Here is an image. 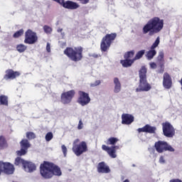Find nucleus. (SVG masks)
<instances>
[{
    "label": "nucleus",
    "mask_w": 182,
    "mask_h": 182,
    "mask_svg": "<svg viewBox=\"0 0 182 182\" xmlns=\"http://www.w3.org/2000/svg\"><path fill=\"white\" fill-rule=\"evenodd\" d=\"M164 28V20L159 17H153L148 21L142 28L144 35L149 33V36H153L156 33H160Z\"/></svg>",
    "instance_id": "obj_1"
},
{
    "label": "nucleus",
    "mask_w": 182,
    "mask_h": 182,
    "mask_svg": "<svg viewBox=\"0 0 182 182\" xmlns=\"http://www.w3.org/2000/svg\"><path fill=\"white\" fill-rule=\"evenodd\" d=\"M40 174L43 178L49 180L52 178L53 176H57V177H60L62 176V171L60 167L52 162L43 161V164L40 165Z\"/></svg>",
    "instance_id": "obj_2"
},
{
    "label": "nucleus",
    "mask_w": 182,
    "mask_h": 182,
    "mask_svg": "<svg viewBox=\"0 0 182 182\" xmlns=\"http://www.w3.org/2000/svg\"><path fill=\"white\" fill-rule=\"evenodd\" d=\"M139 83L135 91L139 92H149L151 90V85L147 81V68L142 66L139 71Z\"/></svg>",
    "instance_id": "obj_3"
},
{
    "label": "nucleus",
    "mask_w": 182,
    "mask_h": 182,
    "mask_svg": "<svg viewBox=\"0 0 182 182\" xmlns=\"http://www.w3.org/2000/svg\"><path fill=\"white\" fill-rule=\"evenodd\" d=\"M64 55L68 56L73 62H80L83 59V48L82 47H67L64 50Z\"/></svg>",
    "instance_id": "obj_4"
},
{
    "label": "nucleus",
    "mask_w": 182,
    "mask_h": 182,
    "mask_svg": "<svg viewBox=\"0 0 182 182\" xmlns=\"http://www.w3.org/2000/svg\"><path fill=\"white\" fill-rule=\"evenodd\" d=\"M72 150L75 156L79 157V156H82L83 153L87 151V143L85 141H80V139H76L73 143Z\"/></svg>",
    "instance_id": "obj_5"
},
{
    "label": "nucleus",
    "mask_w": 182,
    "mask_h": 182,
    "mask_svg": "<svg viewBox=\"0 0 182 182\" xmlns=\"http://www.w3.org/2000/svg\"><path fill=\"white\" fill-rule=\"evenodd\" d=\"M154 148L157 153L159 154L164 153V151H175L174 148H173L171 145L168 144L167 141H158L155 142Z\"/></svg>",
    "instance_id": "obj_6"
},
{
    "label": "nucleus",
    "mask_w": 182,
    "mask_h": 182,
    "mask_svg": "<svg viewBox=\"0 0 182 182\" xmlns=\"http://www.w3.org/2000/svg\"><path fill=\"white\" fill-rule=\"evenodd\" d=\"M162 131L164 136L168 139H173V137L176 136V129H174V127L168 122L162 123Z\"/></svg>",
    "instance_id": "obj_7"
},
{
    "label": "nucleus",
    "mask_w": 182,
    "mask_h": 182,
    "mask_svg": "<svg viewBox=\"0 0 182 182\" xmlns=\"http://www.w3.org/2000/svg\"><path fill=\"white\" fill-rule=\"evenodd\" d=\"M1 173L7 174V176L14 174V173H15V166L9 162L0 161V174Z\"/></svg>",
    "instance_id": "obj_8"
},
{
    "label": "nucleus",
    "mask_w": 182,
    "mask_h": 182,
    "mask_svg": "<svg viewBox=\"0 0 182 182\" xmlns=\"http://www.w3.org/2000/svg\"><path fill=\"white\" fill-rule=\"evenodd\" d=\"M75 95L76 92L74 90L63 92L60 96L61 103H63V105H69V103L72 102Z\"/></svg>",
    "instance_id": "obj_9"
},
{
    "label": "nucleus",
    "mask_w": 182,
    "mask_h": 182,
    "mask_svg": "<svg viewBox=\"0 0 182 182\" xmlns=\"http://www.w3.org/2000/svg\"><path fill=\"white\" fill-rule=\"evenodd\" d=\"M38 42V36L36 33L33 32L32 30L28 29L25 33L24 43L27 45H33Z\"/></svg>",
    "instance_id": "obj_10"
},
{
    "label": "nucleus",
    "mask_w": 182,
    "mask_h": 182,
    "mask_svg": "<svg viewBox=\"0 0 182 182\" xmlns=\"http://www.w3.org/2000/svg\"><path fill=\"white\" fill-rule=\"evenodd\" d=\"M90 100L91 99L90 96H89V93L82 90L78 91V97L77 100V102L80 105V106H87Z\"/></svg>",
    "instance_id": "obj_11"
},
{
    "label": "nucleus",
    "mask_w": 182,
    "mask_h": 182,
    "mask_svg": "<svg viewBox=\"0 0 182 182\" xmlns=\"http://www.w3.org/2000/svg\"><path fill=\"white\" fill-rule=\"evenodd\" d=\"M116 38H117V33H116L107 34L102 38L100 46H110L114 42Z\"/></svg>",
    "instance_id": "obj_12"
},
{
    "label": "nucleus",
    "mask_w": 182,
    "mask_h": 182,
    "mask_svg": "<svg viewBox=\"0 0 182 182\" xmlns=\"http://www.w3.org/2000/svg\"><path fill=\"white\" fill-rule=\"evenodd\" d=\"M156 63L159 66L158 73H164V51L161 50L159 52V55L156 57Z\"/></svg>",
    "instance_id": "obj_13"
},
{
    "label": "nucleus",
    "mask_w": 182,
    "mask_h": 182,
    "mask_svg": "<svg viewBox=\"0 0 182 182\" xmlns=\"http://www.w3.org/2000/svg\"><path fill=\"white\" fill-rule=\"evenodd\" d=\"M5 75L4 76V80H14V79H16V77H19L21 76V72L14 71L12 69H8L5 71Z\"/></svg>",
    "instance_id": "obj_14"
},
{
    "label": "nucleus",
    "mask_w": 182,
    "mask_h": 182,
    "mask_svg": "<svg viewBox=\"0 0 182 182\" xmlns=\"http://www.w3.org/2000/svg\"><path fill=\"white\" fill-rule=\"evenodd\" d=\"M162 85L164 89L168 90L171 87H173V79L168 73H164Z\"/></svg>",
    "instance_id": "obj_15"
},
{
    "label": "nucleus",
    "mask_w": 182,
    "mask_h": 182,
    "mask_svg": "<svg viewBox=\"0 0 182 182\" xmlns=\"http://www.w3.org/2000/svg\"><path fill=\"white\" fill-rule=\"evenodd\" d=\"M60 5L65 9H70L72 11L80 8V5H79V4L75 1H72L70 0H68L66 1H65V0H63V2H61Z\"/></svg>",
    "instance_id": "obj_16"
},
{
    "label": "nucleus",
    "mask_w": 182,
    "mask_h": 182,
    "mask_svg": "<svg viewBox=\"0 0 182 182\" xmlns=\"http://www.w3.org/2000/svg\"><path fill=\"white\" fill-rule=\"evenodd\" d=\"M102 150L105 151H107V153L112 157V159H116L117 157V155H116V150H119V146H112L111 148L103 144L102 146Z\"/></svg>",
    "instance_id": "obj_17"
},
{
    "label": "nucleus",
    "mask_w": 182,
    "mask_h": 182,
    "mask_svg": "<svg viewBox=\"0 0 182 182\" xmlns=\"http://www.w3.org/2000/svg\"><path fill=\"white\" fill-rule=\"evenodd\" d=\"M156 130H157L156 127H151L150 124H146L144 127L139 128L137 132L139 133H149L150 134H154V133H156Z\"/></svg>",
    "instance_id": "obj_18"
},
{
    "label": "nucleus",
    "mask_w": 182,
    "mask_h": 182,
    "mask_svg": "<svg viewBox=\"0 0 182 182\" xmlns=\"http://www.w3.org/2000/svg\"><path fill=\"white\" fill-rule=\"evenodd\" d=\"M134 122V117L130 114H122V124H132Z\"/></svg>",
    "instance_id": "obj_19"
},
{
    "label": "nucleus",
    "mask_w": 182,
    "mask_h": 182,
    "mask_svg": "<svg viewBox=\"0 0 182 182\" xmlns=\"http://www.w3.org/2000/svg\"><path fill=\"white\" fill-rule=\"evenodd\" d=\"M97 171L99 173L107 174L110 173V168L105 163V161L100 162L97 165Z\"/></svg>",
    "instance_id": "obj_20"
},
{
    "label": "nucleus",
    "mask_w": 182,
    "mask_h": 182,
    "mask_svg": "<svg viewBox=\"0 0 182 182\" xmlns=\"http://www.w3.org/2000/svg\"><path fill=\"white\" fill-rule=\"evenodd\" d=\"M23 169L27 173H33L35 170H36V165L32 162L26 161V164H24Z\"/></svg>",
    "instance_id": "obj_21"
},
{
    "label": "nucleus",
    "mask_w": 182,
    "mask_h": 182,
    "mask_svg": "<svg viewBox=\"0 0 182 182\" xmlns=\"http://www.w3.org/2000/svg\"><path fill=\"white\" fill-rule=\"evenodd\" d=\"M156 46H151V50L146 52L145 56L148 60H151L155 55H157V51L155 50Z\"/></svg>",
    "instance_id": "obj_22"
},
{
    "label": "nucleus",
    "mask_w": 182,
    "mask_h": 182,
    "mask_svg": "<svg viewBox=\"0 0 182 182\" xmlns=\"http://www.w3.org/2000/svg\"><path fill=\"white\" fill-rule=\"evenodd\" d=\"M120 63L123 68H130V66H132V65L134 63V58L132 59L124 58V60H120Z\"/></svg>",
    "instance_id": "obj_23"
},
{
    "label": "nucleus",
    "mask_w": 182,
    "mask_h": 182,
    "mask_svg": "<svg viewBox=\"0 0 182 182\" xmlns=\"http://www.w3.org/2000/svg\"><path fill=\"white\" fill-rule=\"evenodd\" d=\"M114 92L119 93L120 90H122V83H120V80H119L117 77H114Z\"/></svg>",
    "instance_id": "obj_24"
},
{
    "label": "nucleus",
    "mask_w": 182,
    "mask_h": 182,
    "mask_svg": "<svg viewBox=\"0 0 182 182\" xmlns=\"http://www.w3.org/2000/svg\"><path fill=\"white\" fill-rule=\"evenodd\" d=\"M20 146L21 149L28 150V149L31 147V143L29 142V140H28L27 139H23L20 141Z\"/></svg>",
    "instance_id": "obj_25"
},
{
    "label": "nucleus",
    "mask_w": 182,
    "mask_h": 182,
    "mask_svg": "<svg viewBox=\"0 0 182 182\" xmlns=\"http://www.w3.org/2000/svg\"><path fill=\"white\" fill-rule=\"evenodd\" d=\"M8 96L1 95H0V106H8Z\"/></svg>",
    "instance_id": "obj_26"
},
{
    "label": "nucleus",
    "mask_w": 182,
    "mask_h": 182,
    "mask_svg": "<svg viewBox=\"0 0 182 182\" xmlns=\"http://www.w3.org/2000/svg\"><path fill=\"white\" fill-rule=\"evenodd\" d=\"M8 147V142L6 141V139H5V136H0V149H6Z\"/></svg>",
    "instance_id": "obj_27"
},
{
    "label": "nucleus",
    "mask_w": 182,
    "mask_h": 182,
    "mask_svg": "<svg viewBox=\"0 0 182 182\" xmlns=\"http://www.w3.org/2000/svg\"><path fill=\"white\" fill-rule=\"evenodd\" d=\"M26 163V161L19 156L16 157L14 161L15 166H20V164H22L23 167H24Z\"/></svg>",
    "instance_id": "obj_28"
},
{
    "label": "nucleus",
    "mask_w": 182,
    "mask_h": 182,
    "mask_svg": "<svg viewBox=\"0 0 182 182\" xmlns=\"http://www.w3.org/2000/svg\"><path fill=\"white\" fill-rule=\"evenodd\" d=\"M117 141H119V139H117L116 137H110L107 140L106 144H110L112 146H114V144H116V143H117Z\"/></svg>",
    "instance_id": "obj_29"
},
{
    "label": "nucleus",
    "mask_w": 182,
    "mask_h": 182,
    "mask_svg": "<svg viewBox=\"0 0 182 182\" xmlns=\"http://www.w3.org/2000/svg\"><path fill=\"white\" fill-rule=\"evenodd\" d=\"M144 53H146V50H141L137 52V53L136 54L135 57L133 58L134 60H138V59H141V58H143V55H144Z\"/></svg>",
    "instance_id": "obj_30"
},
{
    "label": "nucleus",
    "mask_w": 182,
    "mask_h": 182,
    "mask_svg": "<svg viewBox=\"0 0 182 182\" xmlns=\"http://www.w3.org/2000/svg\"><path fill=\"white\" fill-rule=\"evenodd\" d=\"M26 136L28 140H33L34 139H36V134L32 132H26Z\"/></svg>",
    "instance_id": "obj_31"
},
{
    "label": "nucleus",
    "mask_w": 182,
    "mask_h": 182,
    "mask_svg": "<svg viewBox=\"0 0 182 182\" xmlns=\"http://www.w3.org/2000/svg\"><path fill=\"white\" fill-rule=\"evenodd\" d=\"M134 56V50L128 51L124 53V59H132Z\"/></svg>",
    "instance_id": "obj_32"
},
{
    "label": "nucleus",
    "mask_w": 182,
    "mask_h": 182,
    "mask_svg": "<svg viewBox=\"0 0 182 182\" xmlns=\"http://www.w3.org/2000/svg\"><path fill=\"white\" fill-rule=\"evenodd\" d=\"M22 35H23V29L21 28L19 31L14 33V34L13 35V38L16 39L18 38H21V36H22Z\"/></svg>",
    "instance_id": "obj_33"
},
{
    "label": "nucleus",
    "mask_w": 182,
    "mask_h": 182,
    "mask_svg": "<svg viewBox=\"0 0 182 182\" xmlns=\"http://www.w3.org/2000/svg\"><path fill=\"white\" fill-rule=\"evenodd\" d=\"M26 153H28V149H25L23 148H21L20 150L16 151V154L17 156H25V154H26Z\"/></svg>",
    "instance_id": "obj_34"
},
{
    "label": "nucleus",
    "mask_w": 182,
    "mask_h": 182,
    "mask_svg": "<svg viewBox=\"0 0 182 182\" xmlns=\"http://www.w3.org/2000/svg\"><path fill=\"white\" fill-rule=\"evenodd\" d=\"M43 31H44L45 33H47L48 35H49V34L52 33L53 29L50 26H49L48 25H45L43 26Z\"/></svg>",
    "instance_id": "obj_35"
},
{
    "label": "nucleus",
    "mask_w": 182,
    "mask_h": 182,
    "mask_svg": "<svg viewBox=\"0 0 182 182\" xmlns=\"http://www.w3.org/2000/svg\"><path fill=\"white\" fill-rule=\"evenodd\" d=\"M52 139H53V134L52 132H48L46 134V140L47 141H50V140H52Z\"/></svg>",
    "instance_id": "obj_36"
},
{
    "label": "nucleus",
    "mask_w": 182,
    "mask_h": 182,
    "mask_svg": "<svg viewBox=\"0 0 182 182\" xmlns=\"http://www.w3.org/2000/svg\"><path fill=\"white\" fill-rule=\"evenodd\" d=\"M16 50H18L19 53H22V52H25L26 50V46H17Z\"/></svg>",
    "instance_id": "obj_37"
},
{
    "label": "nucleus",
    "mask_w": 182,
    "mask_h": 182,
    "mask_svg": "<svg viewBox=\"0 0 182 182\" xmlns=\"http://www.w3.org/2000/svg\"><path fill=\"white\" fill-rule=\"evenodd\" d=\"M61 149L64 156L66 157V154H68V148H66V146L62 145Z\"/></svg>",
    "instance_id": "obj_38"
},
{
    "label": "nucleus",
    "mask_w": 182,
    "mask_h": 182,
    "mask_svg": "<svg viewBox=\"0 0 182 182\" xmlns=\"http://www.w3.org/2000/svg\"><path fill=\"white\" fill-rule=\"evenodd\" d=\"M160 44V37H157L155 42L153 43L152 46H157Z\"/></svg>",
    "instance_id": "obj_39"
},
{
    "label": "nucleus",
    "mask_w": 182,
    "mask_h": 182,
    "mask_svg": "<svg viewBox=\"0 0 182 182\" xmlns=\"http://www.w3.org/2000/svg\"><path fill=\"white\" fill-rule=\"evenodd\" d=\"M78 130H82L83 129V122H82V119H80L78 126H77Z\"/></svg>",
    "instance_id": "obj_40"
},
{
    "label": "nucleus",
    "mask_w": 182,
    "mask_h": 182,
    "mask_svg": "<svg viewBox=\"0 0 182 182\" xmlns=\"http://www.w3.org/2000/svg\"><path fill=\"white\" fill-rule=\"evenodd\" d=\"M102 83V82L100 80H96L93 84H91V86H92V87H95L96 86H99V85H100Z\"/></svg>",
    "instance_id": "obj_41"
},
{
    "label": "nucleus",
    "mask_w": 182,
    "mask_h": 182,
    "mask_svg": "<svg viewBox=\"0 0 182 182\" xmlns=\"http://www.w3.org/2000/svg\"><path fill=\"white\" fill-rule=\"evenodd\" d=\"M151 69H157V64L156 63H150Z\"/></svg>",
    "instance_id": "obj_42"
},
{
    "label": "nucleus",
    "mask_w": 182,
    "mask_h": 182,
    "mask_svg": "<svg viewBox=\"0 0 182 182\" xmlns=\"http://www.w3.org/2000/svg\"><path fill=\"white\" fill-rule=\"evenodd\" d=\"M159 163L161 164H164V163H166V160L164 159V156H160Z\"/></svg>",
    "instance_id": "obj_43"
},
{
    "label": "nucleus",
    "mask_w": 182,
    "mask_h": 182,
    "mask_svg": "<svg viewBox=\"0 0 182 182\" xmlns=\"http://www.w3.org/2000/svg\"><path fill=\"white\" fill-rule=\"evenodd\" d=\"M79 1L82 5H86V4H89L90 0H77Z\"/></svg>",
    "instance_id": "obj_44"
},
{
    "label": "nucleus",
    "mask_w": 182,
    "mask_h": 182,
    "mask_svg": "<svg viewBox=\"0 0 182 182\" xmlns=\"http://www.w3.org/2000/svg\"><path fill=\"white\" fill-rule=\"evenodd\" d=\"M107 49H109V46H101L102 52H106L107 51Z\"/></svg>",
    "instance_id": "obj_45"
},
{
    "label": "nucleus",
    "mask_w": 182,
    "mask_h": 182,
    "mask_svg": "<svg viewBox=\"0 0 182 182\" xmlns=\"http://www.w3.org/2000/svg\"><path fill=\"white\" fill-rule=\"evenodd\" d=\"M169 182H182V181L181 179H179V178H175V179L170 180Z\"/></svg>",
    "instance_id": "obj_46"
},
{
    "label": "nucleus",
    "mask_w": 182,
    "mask_h": 182,
    "mask_svg": "<svg viewBox=\"0 0 182 182\" xmlns=\"http://www.w3.org/2000/svg\"><path fill=\"white\" fill-rule=\"evenodd\" d=\"M91 56L92 58H95V59H97V58H100V55L99 54H92Z\"/></svg>",
    "instance_id": "obj_47"
},
{
    "label": "nucleus",
    "mask_w": 182,
    "mask_h": 182,
    "mask_svg": "<svg viewBox=\"0 0 182 182\" xmlns=\"http://www.w3.org/2000/svg\"><path fill=\"white\" fill-rule=\"evenodd\" d=\"M53 1H54L55 2H57L60 5L62 4V2H63V0H53Z\"/></svg>",
    "instance_id": "obj_48"
},
{
    "label": "nucleus",
    "mask_w": 182,
    "mask_h": 182,
    "mask_svg": "<svg viewBox=\"0 0 182 182\" xmlns=\"http://www.w3.org/2000/svg\"><path fill=\"white\" fill-rule=\"evenodd\" d=\"M46 50H47V52L50 53V46H47Z\"/></svg>",
    "instance_id": "obj_49"
},
{
    "label": "nucleus",
    "mask_w": 182,
    "mask_h": 182,
    "mask_svg": "<svg viewBox=\"0 0 182 182\" xmlns=\"http://www.w3.org/2000/svg\"><path fill=\"white\" fill-rule=\"evenodd\" d=\"M63 28H58V32H63Z\"/></svg>",
    "instance_id": "obj_50"
},
{
    "label": "nucleus",
    "mask_w": 182,
    "mask_h": 182,
    "mask_svg": "<svg viewBox=\"0 0 182 182\" xmlns=\"http://www.w3.org/2000/svg\"><path fill=\"white\" fill-rule=\"evenodd\" d=\"M47 46H50V44L49 43H48Z\"/></svg>",
    "instance_id": "obj_51"
},
{
    "label": "nucleus",
    "mask_w": 182,
    "mask_h": 182,
    "mask_svg": "<svg viewBox=\"0 0 182 182\" xmlns=\"http://www.w3.org/2000/svg\"><path fill=\"white\" fill-rule=\"evenodd\" d=\"M17 46H23V45L20 44V45H17Z\"/></svg>",
    "instance_id": "obj_52"
}]
</instances>
